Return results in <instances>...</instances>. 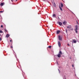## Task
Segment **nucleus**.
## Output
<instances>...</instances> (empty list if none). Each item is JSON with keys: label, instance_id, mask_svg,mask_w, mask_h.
Masks as SVG:
<instances>
[{"label": "nucleus", "instance_id": "cd10ccee", "mask_svg": "<svg viewBox=\"0 0 79 79\" xmlns=\"http://www.w3.org/2000/svg\"><path fill=\"white\" fill-rule=\"evenodd\" d=\"M73 67H74V65H72Z\"/></svg>", "mask_w": 79, "mask_h": 79}, {"label": "nucleus", "instance_id": "a878e982", "mask_svg": "<svg viewBox=\"0 0 79 79\" xmlns=\"http://www.w3.org/2000/svg\"><path fill=\"white\" fill-rule=\"evenodd\" d=\"M68 46H69V44H68Z\"/></svg>", "mask_w": 79, "mask_h": 79}, {"label": "nucleus", "instance_id": "2f4dec72", "mask_svg": "<svg viewBox=\"0 0 79 79\" xmlns=\"http://www.w3.org/2000/svg\"><path fill=\"white\" fill-rule=\"evenodd\" d=\"M55 5H56V4H55Z\"/></svg>", "mask_w": 79, "mask_h": 79}, {"label": "nucleus", "instance_id": "4be33fe9", "mask_svg": "<svg viewBox=\"0 0 79 79\" xmlns=\"http://www.w3.org/2000/svg\"><path fill=\"white\" fill-rule=\"evenodd\" d=\"M65 31H66V32L67 33H68L67 29H66L65 30Z\"/></svg>", "mask_w": 79, "mask_h": 79}, {"label": "nucleus", "instance_id": "aec40b11", "mask_svg": "<svg viewBox=\"0 0 79 79\" xmlns=\"http://www.w3.org/2000/svg\"><path fill=\"white\" fill-rule=\"evenodd\" d=\"M3 11H0V13H3Z\"/></svg>", "mask_w": 79, "mask_h": 79}, {"label": "nucleus", "instance_id": "bb28decb", "mask_svg": "<svg viewBox=\"0 0 79 79\" xmlns=\"http://www.w3.org/2000/svg\"><path fill=\"white\" fill-rule=\"evenodd\" d=\"M77 24H78V22H77Z\"/></svg>", "mask_w": 79, "mask_h": 79}, {"label": "nucleus", "instance_id": "412c9836", "mask_svg": "<svg viewBox=\"0 0 79 79\" xmlns=\"http://www.w3.org/2000/svg\"><path fill=\"white\" fill-rule=\"evenodd\" d=\"M10 47L11 48H13V46H10Z\"/></svg>", "mask_w": 79, "mask_h": 79}, {"label": "nucleus", "instance_id": "0eeeda50", "mask_svg": "<svg viewBox=\"0 0 79 79\" xmlns=\"http://www.w3.org/2000/svg\"><path fill=\"white\" fill-rule=\"evenodd\" d=\"M4 5V2H2L1 3L0 5L1 6H3Z\"/></svg>", "mask_w": 79, "mask_h": 79}, {"label": "nucleus", "instance_id": "9d476101", "mask_svg": "<svg viewBox=\"0 0 79 79\" xmlns=\"http://www.w3.org/2000/svg\"><path fill=\"white\" fill-rule=\"evenodd\" d=\"M73 42L74 43H76V42H77V41H76V40H73Z\"/></svg>", "mask_w": 79, "mask_h": 79}, {"label": "nucleus", "instance_id": "f8f14e48", "mask_svg": "<svg viewBox=\"0 0 79 79\" xmlns=\"http://www.w3.org/2000/svg\"><path fill=\"white\" fill-rule=\"evenodd\" d=\"M10 37V35L8 34H7L6 36V37L8 38V37Z\"/></svg>", "mask_w": 79, "mask_h": 79}, {"label": "nucleus", "instance_id": "393cba45", "mask_svg": "<svg viewBox=\"0 0 79 79\" xmlns=\"http://www.w3.org/2000/svg\"><path fill=\"white\" fill-rule=\"evenodd\" d=\"M10 42H12V40H10Z\"/></svg>", "mask_w": 79, "mask_h": 79}, {"label": "nucleus", "instance_id": "dca6fc26", "mask_svg": "<svg viewBox=\"0 0 79 79\" xmlns=\"http://www.w3.org/2000/svg\"><path fill=\"white\" fill-rule=\"evenodd\" d=\"M52 16L53 17H55V16H56V15H55V14H53V15H52Z\"/></svg>", "mask_w": 79, "mask_h": 79}, {"label": "nucleus", "instance_id": "6e6552de", "mask_svg": "<svg viewBox=\"0 0 79 79\" xmlns=\"http://www.w3.org/2000/svg\"><path fill=\"white\" fill-rule=\"evenodd\" d=\"M58 57V58H60L61 57V54H58L57 55Z\"/></svg>", "mask_w": 79, "mask_h": 79}, {"label": "nucleus", "instance_id": "6ab92c4d", "mask_svg": "<svg viewBox=\"0 0 79 79\" xmlns=\"http://www.w3.org/2000/svg\"><path fill=\"white\" fill-rule=\"evenodd\" d=\"M59 8H60V10H62V8H61V7H59Z\"/></svg>", "mask_w": 79, "mask_h": 79}, {"label": "nucleus", "instance_id": "423d86ee", "mask_svg": "<svg viewBox=\"0 0 79 79\" xmlns=\"http://www.w3.org/2000/svg\"><path fill=\"white\" fill-rule=\"evenodd\" d=\"M63 23L64 25H66V21H64Z\"/></svg>", "mask_w": 79, "mask_h": 79}, {"label": "nucleus", "instance_id": "f03ea898", "mask_svg": "<svg viewBox=\"0 0 79 79\" xmlns=\"http://www.w3.org/2000/svg\"><path fill=\"white\" fill-rule=\"evenodd\" d=\"M67 28L68 29H70V30H73V28H72V27H71V26H68L67 27Z\"/></svg>", "mask_w": 79, "mask_h": 79}, {"label": "nucleus", "instance_id": "5701e85b", "mask_svg": "<svg viewBox=\"0 0 79 79\" xmlns=\"http://www.w3.org/2000/svg\"><path fill=\"white\" fill-rule=\"evenodd\" d=\"M1 27H2V28H3V25H2L1 26Z\"/></svg>", "mask_w": 79, "mask_h": 79}, {"label": "nucleus", "instance_id": "4468645a", "mask_svg": "<svg viewBox=\"0 0 79 79\" xmlns=\"http://www.w3.org/2000/svg\"><path fill=\"white\" fill-rule=\"evenodd\" d=\"M60 6L61 7H63V3H61Z\"/></svg>", "mask_w": 79, "mask_h": 79}, {"label": "nucleus", "instance_id": "20e7f679", "mask_svg": "<svg viewBox=\"0 0 79 79\" xmlns=\"http://www.w3.org/2000/svg\"><path fill=\"white\" fill-rule=\"evenodd\" d=\"M59 40H62V37L60 36H59Z\"/></svg>", "mask_w": 79, "mask_h": 79}, {"label": "nucleus", "instance_id": "7c9ffc66", "mask_svg": "<svg viewBox=\"0 0 79 79\" xmlns=\"http://www.w3.org/2000/svg\"><path fill=\"white\" fill-rule=\"evenodd\" d=\"M44 0V1H45V0Z\"/></svg>", "mask_w": 79, "mask_h": 79}, {"label": "nucleus", "instance_id": "39448f33", "mask_svg": "<svg viewBox=\"0 0 79 79\" xmlns=\"http://www.w3.org/2000/svg\"><path fill=\"white\" fill-rule=\"evenodd\" d=\"M58 23L59 24V25H60V26H61V25H62V24H63L61 22H58Z\"/></svg>", "mask_w": 79, "mask_h": 79}, {"label": "nucleus", "instance_id": "1a4fd4ad", "mask_svg": "<svg viewBox=\"0 0 79 79\" xmlns=\"http://www.w3.org/2000/svg\"><path fill=\"white\" fill-rule=\"evenodd\" d=\"M59 54L60 55H62V52H61V51H60L59 52Z\"/></svg>", "mask_w": 79, "mask_h": 79}, {"label": "nucleus", "instance_id": "9b49d317", "mask_svg": "<svg viewBox=\"0 0 79 79\" xmlns=\"http://www.w3.org/2000/svg\"><path fill=\"white\" fill-rule=\"evenodd\" d=\"M60 31L58 30L57 31L56 33L57 34H59V33H60Z\"/></svg>", "mask_w": 79, "mask_h": 79}, {"label": "nucleus", "instance_id": "c85d7f7f", "mask_svg": "<svg viewBox=\"0 0 79 79\" xmlns=\"http://www.w3.org/2000/svg\"><path fill=\"white\" fill-rule=\"evenodd\" d=\"M58 70H59V71L60 72V70H59V69H58Z\"/></svg>", "mask_w": 79, "mask_h": 79}, {"label": "nucleus", "instance_id": "b1692460", "mask_svg": "<svg viewBox=\"0 0 79 79\" xmlns=\"http://www.w3.org/2000/svg\"><path fill=\"white\" fill-rule=\"evenodd\" d=\"M2 40V39L1 38H0V41H1Z\"/></svg>", "mask_w": 79, "mask_h": 79}, {"label": "nucleus", "instance_id": "2eb2a0df", "mask_svg": "<svg viewBox=\"0 0 79 79\" xmlns=\"http://www.w3.org/2000/svg\"><path fill=\"white\" fill-rule=\"evenodd\" d=\"M60 17H61V16L59 15L58 17V19H60Z\"/></svg>", "mask_w": 79, "mask_h": 79}, {"label": "nucleus", "instance_id": "7ed1b4c3", "mask_svg": "<svg viewBox=\"0 0 79 79\" xmlns=\"http://www.w3.org/2000/svg\"><path fill=\"white\" fill-rule=\"evenodd\" d=\"M58 45L59 47H61V43H60V41H58Z\"/></svg>", "mask_w": 79, "mask_h": 79}, {"label": "nucleus", "instance_id": "f257e3e1", "mask_svg": "<svg viewBox=\"0 0 79 79\" xmlns=\"http://www.w3.org/2000/svg\"><path fill=\"white\" fill-rule=\"evenodd\" d=\"M76 28L75 29V32L77 33V30H78V29L77 28V25L76 26Z\"/></svg>", "mask_w": 79, "mask_h": 79}, {"label": "nucleus", "instance_id": "473e14b6", "mask_svg": "<svg viewBox=\"0 0 79 79\" xmlns=\"http://www.w3.org/2000/svg\"><path fill=\"white\" fill-rule=\"evenodd\" d=\"M7 47H8V46H7Z\"/></svg>", "mask_w": 79, "mask_h": 79}, {"label": "nucleus", "instance_id": "c756f323", "mask_svg": "<svg viewBox=\"0 0 79 79\" xmlns=\"http://www.w3.org/2000/svg\"><path fill=\"white\" fill-rule=\"evenodd\" d=\"M16 0V1H17L18 0Z\"/></svg>", "mask_w": 79, "mask_h": 79}, {"label": "nucleus", "instance_id": "a211bd4d", "mask_svg": "<svg viewBox=\"0 0 79 79\" xmlns=\"http://www.w3.org/2000/svg\"><path fill=\"white\" fill-rule=\"evenodd\" d=\"M48 48H51L52 47V46H48Z\"/></svg>", "mask_w": 79, "mask_h": 79}, {"label": "nucleus", "instance_id": "f3484780", "mask_svg": "<svg viewBox=\"0 0 79 79\" xmlns=\"http://www.w3.org/2000/svg\"><path fill=\"white\" fill-rule=\"evenodd\" d=\"M6 32H7V30H6V28H5L4 29Z\"/></svg>", "mask_w": 79, "mask_h": 79}, {"label": "nucleus", "instance_id": "ddd939ff", "mask_svg": "<svg viewBox=\"0 0 79 79\" xmlns=\"http://www.w3.org/2000/svg\"><path fill=\"white\" fill-rule=\"evenodd\" d=\"M2 33H3V32L2 31V30H0V34H1Z\"/></svg>", "mask_w": 79, "mask_h": 79}]
</instances>
